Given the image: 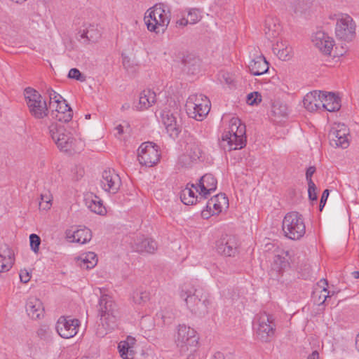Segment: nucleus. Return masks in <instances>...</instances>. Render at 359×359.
Here are the masks:
<instances>
[{"label":"nucleus","mask_w":359,"mask_h":359,"mask_svg":"<svg viewBox=\"0 0 359 359\" xmlns=\"http://www.w3.org/2000/svg\"><path fill=\"white\" fill-rule=\"evenodd\" d=\"M180 295L181 297L184 298L188 309L192 313L203 315L208 312L210 300L202 287L191 284H184L182 287Z\"/></svg>","instance_id":"f257e3e1"},{"label":"nucleus","mask_w":359,"mask_h":359,"mask_svg":"<svg viewBox=\"0 0 359 359\" xmlns=\"http://www.w3.org/2000/svg\"><path fill=\"white\" fill-rule=\"evenodd\" d=\"M144 20L149 31L158 34L166 29L170 15L164 8L163 4H159L147 10Z\"/></svg>","instance_id":"f03ea898"},{"label":"nucleus","mask_w":359,"mask_h":359,"mask_svg":"<svg viewBox=\"0 0 359 359\" xmlns=\"http://www.w3.org/2000/svg\"><path fill=\"white\" fill-rule=\"evenodd\" d=\"M98 311L101 323L107 330H114L117 326L118 310L111 297L107 294L100 297Z\"/></svg>","instance_id":"7ed1b4c3"},{"label":"nucleus","mask_w":359,"mask_h":359,"mask_svg":"<svg viewBox=\"0 0 359 359\" xmlns=\"http://www.w3.org/2000/svg\"><path fill=\"white\" fill-rule=\"evenodd\" d=\"M282 230L285 237L299 240L306 233V226L302 215L296 211L287 212L282 222Z\"/></svg>","instance_id":"20e7f679"},{"label":"nucleus","mask_w":359,"mask_h":359,"mask_svg":"<svg viewBox=\"0 0 359 359\" xmlns=\"http://www.w3.org/2000/svg\"><path fill=\"white\" fill-rule=\"evenodd\" d=\"M245 125L239 118L233 117L230 120L229 130L222 136L223 142H227L229 150L243 148L246 144Z\"/></svg>","instance_id":"39448f33"},{"label":"nucleus","mask_w":359,"mask_h":359,"mask_svg":"<svg viewBox=\"0 0 359 359\" xmlns=\"http://www.w3.org/2000/svg\"><path fill=\"white\" fill-rule=\"evenodd\" d=\"M26 104L30 114L37 119H42L48 114V108L42 95L35 89L27 87L24 90Z\"/></svg>","instance_id":"423d86ee"},{"label":"nucleus","mask_w":359,"mask_h":359,"mask_svg":"<svg viewBox=\"0 0 359 359\" xmlns=\"http://www.w3.org/2000/svg\"><path fill=\"white\" fill-rule=\"evenodd\" d=\"M48 129L50 137L60 151L67 152L73 148L74 138L64 126L55 123Z\"/></svg>","instance_id":"0eeeda50"},{"label":"nucleus","mask_w":359,"mask_h":359,"mask_svg":"<svg viewBox=\"0 0 359 359\" xmlns=\"http://www.w3.org/2000/svg\"><path fill=\"white\" fill-rule=\"evenodd\" d=\"M160 156L158 146L153 142H144L138 149L137 159L141 165L152 167L158 162Z\"/></svg>","instance_id":"6e6552de"},{"label":"nucleus","mask_w":359,"mask_h":359,"mask_svg":"<svg viewBox=\"0 0 359 359\" xmlns=\"http://www.w3.org/2000/svg\"><path fill=\"white\" fill-rule=\"evenodd\" d=\"M290 255L289 251L281 250L275 255L271 264L269 275L273 280H278L283 273L290 268Z\"/></svg>","instance_id":"1a4fd4ad"},{"label":"nucleus","mask_w":359,"mask_h":359,"mask_svg":"<svg viewBox=\"0 0 359 359\" xmlns=\"http://www.w3.org/2000/svg\"><path fill=\"white\" fill-rule=\"evenodd\" d=\"M273 320L274 318L273 316L267 314L266 313L260 315L257 334L262 341H270L274 337L276 325Z\"/></svg>","instance_id":"9d476101"},{"label":"nucleus","mask_w":359,"mask_h":359,"mask_svg":"<svg viewBox=\"0 0 359 359\" xmlns=\"http://www.w3.org/2000/svg\"><path fill=\"white\" fill-rule=\"evenodd\" d=\"M198 339L194 329L184 325L179 326L176 343L181 351H188L189 346H196L198 344Z\"/></svg>","instance_id":"9b49d317"},{"label":"nucleus","mask_w":359,"mask_h":359,"mask_svg":"<svg viewBox=\"0 0 359 359\" xmlns=\"http://www.w3.org/2000/svg\"><path fill=\"white\" fill-rule=\"evenodd\" d=\"M80 323L78 319L61 316L56 323V330L58 334L64 339L74 337L77 332Z\"/></svg>","instance_id":"f8f14e48"},{"label":"nucleus","mask_w":359,"mask_h":359,"mask_svg":"<svg viewBox=\"0 0 359 359\" xmlns=\"http://www.w3.org/2000/svg\"><path fill=\"white\" fill-rule=\"evenodd\" d=\"M355 26L353 19L348 15L339 20L336 25V36L337 38L350 41L355 35Z\"/></svg>","instance_id":"ddd939ff"},{"label":"nucleus","mask_w":359,"mask_h":359,"mask_svg":"<svg viewBox=\"0 0 359 359\" xmlns=\"http://www.w3.org/2000/svg\"><path fill=\"white\" fill-rule=\"evenodd\" d=\"M348 134V129L344 124H337L332 128L328 135L330 145L343 149L347 148L349 145Z\"/></svg>","instance_id":"4468645a"},{"label":"nucleus","mask_w":359,"mask_h":359,"mask_svg":"<svg viewBox=\"0 0 359 359\" xmlns=\"http://www.w3.org/2000/svg\"><path fill=\"white\" fill-rule=\"evenodd\" d=\"M121 184V178L114 170H105L103 171L100 184L104 191L115 194L119 189Z\"/></svg>","instance_id":"2eb2a0df"},{"label":"nucleus","mask_w":359,"mask_h":359,"mask_svg":"<svg viewBox=\"0 0 359 359\" xmlns=\"http://www.w3.org/2000/svg\"><path fill=\"white\" fill-rule=\"evenodd\" d=\"M238 242L233 236H226L217 242L216 248L219 254L226 257H234L238 252Z\"/></svg>","instance_id":"dca6fc26"},{"label":"nucleus","mask_w":359,"mask_h":359,"mask_svg":"<svg viewBox=\"0 0 359 359\" xmlns=\"http://www.w3.org/2000/svg\"><path fill=\"white\" fill-rule=\"evenodd\" d=\"M229 204V200L227 197H226L224 194H219L211 198L206 204V210H203L202 211V215L204 217L208 218L209 215L212 210V215L218 214L222 212V208L224 206H227Z\"/></svg>","instance_id":"f3484780"},{"label":"nucleus","mask_w":359,"mask_h":359,"mask_svg":"<svg viewBox=\"0 0 359 359\" xmlns=\"http://www.w3.org/2000/svg\"><path fill=\"white\" fill-rule=\"evenodd\" d=\"M132 248L140 253H154L158 248L157 243L152 238L144 236L137 237L132 244Z\"/></svg>","instance_id":"a211bd4d"},{"label":"nucleus","mask_w":359,"mask_h":359,"mask_svg":"<svg viewBox=\"0 0 359 359\" xmlns=\"http://www.w3.org/2000/svg\"><path fill=\"white\" fill-rule=\"evenodd\" d=\"M315 46L325 54L330 55L334 46L333 39L323 32H317L312 37Z\"/></svg>","instance_id":"6ab92c4d"},{"label":"nucleus","mask_w":359,"mask_h":359,"mask_svg":"<svg viewBox=\"0 0 359 359\" xmlns=\"http://www.w3.org/2000/svg\"><path fill=\"white\" fill-rule=\"evenodd\" d=\"M78 38L83 39L84 42L95 43L101 36V32L97 25L84 24L78 32Z\"/></svg>","instance_id":"aec40b11"},{"label":"nucleus","mask_w":359,"mask_h":359,"mask_svg":"<svg viewBox=\"0 0 359 359\" xmlns=\"http://www.w3.org/2000/svg\"><path fill=\"white\" fill-rule=\"evenodd\" d=\"M324 94L325 92L317 90L307 93L303 100L304 107L310 111L321 109Z\"/></svg>","instance_id":"412c9836"},{"label":"nucleus","mask_w":359,"mask_h":359,"mask_svg":"<svg viewBox=\"0 0 359 359\" xmlns=\"http://www.w3.org/2000/svg\"><path fill=\"white\" fill-rule=\"evenodd\" d=\"M26 312L32 319H40L43 316L44 308L41 301L35 297H30L26 303Z\"/></svg>","instance_id":"4be33fe9"},{"label":"nucleus","mask_w":359,"mask_h":359,"mask_svg":"<svg viewBox=\"0 0 359 359\" xmlns=\"http://www.w3.org/2000/svg\"><path fill=\"white\" fill-rule=\"evenodd\" d=\"M217 180L215 177L208 173L201 177L198 182V187L201 189L200 195L201 198H203L205 199L212 191H214L217 189Z\"/></svg>","instance_id":"5701e85b"},{"label":"nucleus","mask_w":359,"mask_h":359,"mask_svg":"<svg viewBox=\"0 0 359 359\" xmlns=\"http://www.w3.org/2000/svg\"><path fill=\"white\" fill-rule=\"evenodd\" d=\"M52 115L60 122L68 123L72 118L73 111L67 101L63 100L59 104H56L55 112H53Z\"/></svg>","instance_id":"b1692460"},{"label":"nucleus","mask_w":359,"mask_h":359,"mask_svg":"<svg viewBox=\"0 0 359 359\" xmlns=\"http://www.w3.org/2000/svg\"><path fill=\"white\" fill-rule=\"evenodd\" d=\"M66 235L68 238H72V242L85 244L92 238L91 231L88 228L79 229L76 231L67 230Z\"/></svg>","instance_id":"393cba45"},{"label":"nucleus","mask_w":359,"mask_h":359,"mask_svg":"<svg viewBox=\"0 0 359 359\" xmlns=\"http://www.w3.org/2000/svg\"><path fill=\"white\" fill-rule=\"evenodd\" d=\"M249 69L252 74L260 76L269 70V63L264 57H258L250 61Z\"/></svg>","instance_id":"a878e982"},{"label":"nucleus","mask_w":359,"mask_h":359,"mask_svg":"<svg viewBox=\"0 0 359 359\" xmlns=\"http://www.w3.org/2000/svg\"><path fill=\"white\" fill-rule=\"evenodd\" d=\"M204 100L203 104L196 106L192 111L187 110L189 117L197 121H202L208 115L210 109V102L208 99Z\"/></svg>","instance_id":"bb28decb"},{"label":"nucleus","mask_w":359,"mask_h":359,"mask_svg":"<svg viewBox=\"0 0 359 359\" xmlns=\"http://www.w3.org/2000/svg\"><path fill=\"white\" fill-rule=\"evenodd\" d=\"M341 107L339 98L333 93H325L323 98L322 108L332 112L338 111Z\"/></svg>","instance_id":"cd10ccee"},{"label":"nucleus","mask_w":359,"mask_h":359,"mask_svg":"<svg viewBox=\"0 0 359 359\" xmlns=\"http://www.w3.org/2000/svg\"><path fill=\"white\" fill-rule=\"evenodd\" d=\"M14 263V253L8 247L0 253V272L8 271Z\"/></svg>","instance_id":"c85d7f7f"},{"label":"nucleus","mask_w":359,"mask_h":359,"mask_svg":"<svg viewBox=\"0 0 359 359\" xmlns=\"http://www.w3.org/2000/svg\"><path fill=\"white\" fill-rule=\"evenodd\" d=\"M135 339L128 337L127 341H121L118 344V348L120 355L123 359H133L135 355V351L133 349V344H134Z\"/></svg>","instance_id":"c756f323"},{"label":"nucleus","mask_w":359,"mask_h":359,"mask_svg":"<svg viewBox=\"0 0 359 359\" xmlns=\"http://www.w3.org/2000/svg\"><path fill=\"white\" fill-rule=\"evenodd\" d=\"M280 30V25L278 20L272 17H268L265 20L264 32L266 36L269 39H273L278 36Z\"/></svg>","instance_id":"7c9ffc66"},{"label":"nucleus","mask_w":359,"mask_h":359,"mask_svg":"<svg viewBox=\"0 0 359 359\" xmlns=\"http://www.w3.org/2000/svg\"><path fill=\"white\" fill-rule=\"evenodd\" d=\"M156 95L154 91L149 89L144 90L139 99V108L140 109H147L156 102Z\"/></svg>","instance_id":"2f4dec72"},{"label":"nucleus","mask_w":359,"mask_h":359,"mask_svg":"<svg viewBox=\"0 0 359 359\" xmlns=\"http://www.w3.org/2000/svg\"><path fill=\"white\" fill-rule=\"evenodd\" d=\"M185 149L191 162L195 161L201 157V149L198 143L195 142L190 141L187 142Z\"/></svg>","instance_id":"473e14b6"},{"label":"nucleus","mask_w":359,"mask_h":359,"mask_svg":"<svg viewBox=\"0 0 359 359\" xmlns=\"http://www.w3.org/2000/svg\"><path fill=\"white\" fill-rule=\"evenodd\" d=\"M81 257L79 260H81L79 265L81 268L90 269L93 268L97 263V255L93 252H88Z\"/></svg>","instance_id":"72a5a7b5"},{"label":"nucleus","mask_w":359,"mask_h":359,"mask_svg":"<svg viewBox=\"0 0 359 359\" xmlns=\"http://www.w3.org/2000/svg\"><path fill=\"white\" fill-rule=\"evenodd\" d=\"M273 51L278 58L283 61L289 60L292 57V47L289 46L284 47L283 43H277L276 46L273 48Z\"/></svg>","instance_id":"f704fd0d"},{"label":"nucleus","mask_w":359,"mask_h":359,"mask_svg":"<svg viewBox=\"0 0 359 359\" xmlns=\"http://www.w3.org/2000/svg\"><path fill=\"white\" fill-rule=\"evenodd\" d=\"M197 198L194 191L187 187L180 194L181 201L187 205L194 204L197 201Z\"/></svg>","instance_id":"c9c22d12"},{"label":"nucleus","mask_w":359,"mask_h":359,"mask_svg":"<svg viewBox=\"0 0 359 359\" xmlns=\"http://www.w3.org/2000/svg\"><path fill=\"white\" fill-rule=\"evenodd\" d=\"M205 99H208L206 96L202 94H194L191 95L186 103V109L189 111H192L198 105L203 104V102H205Z\"/></svg>","instance_id":"e433bc0d"},{"label":"nucleus","mask_w":359,"mask_h":359,"mask_svg":"<svg viewBox=\"0 0 359 359\" xmlns=\"http://www.w3.org/2000/svg\"><path fill=\"white\" fill-rule=\"evenodd\" d=\"M88 208L93 212L102 215L105 214L106 209L103 205L100 199L95 196V199H92L86 202Z\"/></svg>","instance_id":"4c0bfd02"},{"label":"nucleus","mask_w":359,"mask_h":359,"mask_svg":"<svg viewBox=\"0 0 359 359\" xmlns=\"http://www.w3.org/2000/svg\"><path fill=\"white\" fill-rule=\"evenodd\" d=\"M156 320H161L163 324H169L174 318V313L171 308H165L156 314Z\"/></svg>","instance_id":"58836bf2"},{"label":"nucleus","mask_w":359,"mask_h":359,"mask_svg":"<svg viewBox=\"0 0 359 359\" xmlns=\"http://www.w3.org/2000/svg\"><path fill=\"white\" fill-rule=\"evenodd\" d=\"M306 10V5L303 0H291L289 11L297 15H301Z\"/></svg>","instance_id":"ea45409f"},{"label":"nucleus","mask_w":359,"mask_h":359,"mask_svg":"<svg viewBox=\"0 0 359 359\" xmlns=\"http://www.w3.org/2000/svg\"><path fill=\"white\" fill-rule=\"evenodd\" d=\"M180 122L181 121L179 120L178 121L172 123L171 126H167L165 128L169 136L174 140L179 137V135L182 131V126Z\"/></svg>","instance_id":"a19ab883"},{"label":"nucleus","mask_w":359,"mask_h":359,"mask_svg":"<svg viewBox=\"0 0 359 359\" xmlns=\"http://www.w3.org/2000/svg\"><path fill=\"white\" fill-rule=\"evenodd\" d=\"M161 118L165 128L179 121L177 116L169 111H163Z\"/></svg>","instance_id":"79ce46f5"},{"label":"nucleus","mask_w":359,"mask_h":359,"mask_svg":"<svg viewBox=\"0 0 359 359\" xmlns=\"http://www.w3.org/2000/svg\"><path fill=\"white\" fill-rule=\"evenodd\" d=\"M149 299V293L146 291H135L133 293V302L137 304L147 302Z\"/></svg>","instance_id":"37998d69"},{"label":"nucleus","mask_w":359,"mask_h":359,"mask_svg":"<svg viewBox=\"0 0 359 359\" xmlns=\"http://www.w3.org/2000/svg\"><path fill=\"white\" fill-rule=\"evenodd\" d=\"M47 93L48 94L50 98V107L52 106L53 103L59 104V102L63 101V97L56 93L52 88H48L47 90Z\"/></svg>","instance_id":"c03bdc74"},{"label":"nucleus","mask_w":359,"mask_h":359,"mask_svg":"<svg viewBox=\"0 0 359 359\" xmlns=\"http://www.w3.org/2000/svg\"><path fill=\"white\" fill-rule=\"evenodd\" d=\"M29 243H30L31 249L34 252H38V251L39 250V245L41 244L40 237L35 233H32L29 236Z\"/></svg>","instance_id":"a18cd8bd"},{"label":"nucleus","mask_w":359,"mask_h":359,"mask_svg":"<svg viewBox=\"0 0 359 359\" xmlns=\"http://www.w3.org/2000/svg\"><path fill=\"white\" fill-rule=\"evenodd\" d=\"M262 101V95L258 92L250 93L247 96V103L249 105L257 104Z\"/></svg>","instance_id":"49530a36"},{"label":"nucleus","mask_w":359,"mask_h":359,"mask_svg":"<svg viewBox=\"0 0 359 359\" xmlns=\"http://www.w3.org/2000/svg\"><path fill=\"white\" fill-rule=\"evenodd\" d=\"M69 79H75L79 81H85L86 76L81 73V72L76 68H72L69 70L68 74Z\"/></svg>","instance_id":"de8ad7c7"},{"label":"nucleus","mask_w":359,"mask_h":359,"mask_svg":"<svg viewBox=\"0 0 359 359\" xmlns=\"http://www.w3.org/2000/svg\"><path fill=\"white\" fill-rule=\"evenodd\" d=\"M199 11L196 8L189 9L188 12V20L190 24H196L200 20Z\"/></svg>","instance_id":"09e8293b"},{"label":"nucleus","mask_w":359,"mask_h":359,"mask_svg":"<svg viewBox=\"0 0 359 359\" xmlns=\"http://www.w3.org/2000/svg\"><path fill=\"white\" fill-rule=\"evenodd\" d=\"M51 331L46 325L41 326L37 330V335L40 339L47 340L49 339Z\"/></svg>","instance_id":"8fccbe9b"},{"label":"nucleus","mask_w":359,"mask_h":359,"mask_svg":"<svg viewBox=\"0 0 359 359\" xmlns=\"http://www.w3.org/2000/svg\"><path fill=\"white\" fill-rule=\"evenodd\" d=\"M308 194L309 198L311 201H316L317 200V194H316V187L313 182H311V183H308Z\"/></svg>","instance_id":"3c124183"},{"label":"nucleus","mask_w":359,"mask_h":359,"mask_svg":"<svg viewBox=\"0 0 359 359\" xmlns=\"http://www.w3.org/2000/svg\"><path fill=\"white\" fill-rule=\"evenodd\" d=\"M50 200L47 197L41 195V201L39 202V208L43 210H48L50 208Z\"/></svg>","instance_id":"603ef678"},{"label":"nucleus","mask_w":359,"mask_h":359,"mask_svg":"<svg viewBox=\"0 0 359 359\" xmlns=\"http://www.w3.org/2000/svg\"><path fill=\"white\" fill-rule=\"evenodd\" d=\"M329 194H330L329 189H325L323 191L322 196H321L320 205H319V210L320 211L323 210V209L326 203V201L327 200V198L329 196Z\"/></svg>","instance_id":"864d4df0"},{"label":"nucleus","mask_w":359,"mask_h":359,"mask_svg":"<svg viewBox=\"0 0 359 359\" xmlns=\"http://www.w3.org/2000/svg\"><path fill=\"white\" fill-rule=\"evenodd\" d=\"M30 277L31 276H30L29 272L26 269L20 271V278L21 282H22L24 283H28L29 280H30Z\"/></svg>","instance_id":"5fc2aeb1"},{"label":"nucleus","mask_w":359,"mask_h":359,"mask_svg":"<svg viewBox=\"0 0 359 359\" xmlns=\"http://www.w3.org/2000/svg\"><path fill=\"white\" fill-rule=\"evenodd\" d=\"M316 172V168L313 166H310L307 168L306 172V178L308 183H311V182H313L311 177Z\"/></svg>","instance_id":"6e6d98bb"},{"label":"nucleus","mask_w":359,"mask_h":359,"mask_svg":"<svg viewBox=\"0 0 359 359\" xmlns=\"http://www.w3.org/2000/svg\"><path fill=\"white\" fill-rule=\"evenodd\" d=\"M223 79L225 81L226 83L228 85L231 84L233 82V79L231 78L229 74H224L222 75Z\"/></svg>","instance_id":"4d7b16f0"},{"label":"nucleus","mask_w":359,"mask_h":359,"mask_svg":"<svg viewBox=\"0 0 359 359\" xmlns=\"http://www.w3.org/2000/svg\"><path fill=\"white\" fill-rule=\"evenodd\" d=\"M176 23L178 26H185L189 23V22L188 19L182 18V19L177 20Z\"/></svg>","instance_id":"13d9d810"},{"label":"nucleus","mask_w":359,"mask_h":359,"mask_svg":"<svg viewBox=\"0 0 359 359\" xmlns=\"http://www.w3.org/2000/svg\"><path fill=\"white\" fill-rule=\"evenodd\" d=\"M307 359H319V353L318 351H313L309 355Z\"/></svg>","instance_id":"bf43d9fd"},{"label":"nucleus","mask_w":359,"mask_h":359,"mask_svg":"<svg viewBox=\"0 0 359 359\" xmlns=\"http://www.w3.org/2000/svg\"><path fill=\"white\" fill-rule=\"evenodd\" d=\"M123 128H124L123 126H122L121 124L117 126L115 128V130L117 131V134H116V135H122L124 133Z\"/></svg>","instance_id":"052dcab7"},{"label":"nucleus","mask_w":359,"mask_h":359,"mask_svg":"<svg viewBox=\"0 0 359 359\" xmlns=\"http://www.w3.org/2000/svg\"><path fill=\"white\" fill-rule=\"evenodd\" d=\"M187 155H182L180 157V162L181 163H183L184 165H187V164H189V163H186L185 161H187Z\"/></svg>","instance_id":"680f3d73"},{"label":"nucleus","mask_w":359,"mask_h":359,"mask_svg":"<svg viewBox=\"0 0 359 359\" xmlns=\"http://www.w3.org/2000/svg\"><path fill=\"white\" fill-rule=\"evenodd\" d=\"M280 108H283V110H281V115L283 116H285L287 115V107L285 106H280Z\"/></svg>","instance_id":"e2e57ef3"},{"label":"nucleus","mask_w":359,"mask_h":359,"mask_svg":"<svg viewBox=\"0 0 359 359\" xmlns=\"http://www.w3.org/2000/svg\"><path fill=\"white\" fill-rule=\"evenodd\" d=\"M323 292H324L325 293H327V294H324V300L323 301V302H324L326 300V299L327 297H329L330 292L327 291V290L326 288H325V287L323 288Z\"/></svg>","instance_id":"0e129e2a"},{"label":"nucleus","mask_w":359,"mask_h":359,"mask_svg":"<svg viewBox=\"0 0 359 359\" xmlns=\"http://www.w3.org/2000/svg\"><path fill=\"white\" fill-rule=\"evenodd\" d=\"M352 275H353V276L355 279L359 278V271H355L352 272Z\"/></svg>","instance_id":"69168bd1"},{"label":"nucleus","mask_w":359,"mask_h":359,"mask_svg":"<svg viewBox=\"0 0 359 359\" xmlns=\"http://www.w3.org/2000/svg\"><path fill=\"white\" fill-rule=\"evenodd\" d=\"M214 357L217 359H222V354L219 352H217L215 354Z\"/></svg>","instance_id":"338daca9"},{"label":"nucleus","mask_w":359,"mask_h":359,"mask_svg":"<svg viewBox=\"0 0 359 359\" xmlns=\"http://www.w3.org/2000/svg\"><path fill=\"white\" fill-rule=\"evenodd\" d=\"M356 348L359 351V334L356 337Z\"/></svg>","instance_id":"774afa93"}]
</instances>
